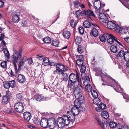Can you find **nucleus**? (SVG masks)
I'll list each match as a JSON object with an SVG mask.
<instances>
[{
	"instance_id": "f257e3e1",
	"label": "nucleus",
	"mask_w": 129,
	"mask_h": 129,
	"mask_svg": "<svg viewBox=\"0 0 129 129\" xmlns=\"http://www.w3.org/2000/svg\"><path fill=\"white\" fill-rule=\"evenodd\" d=\"M22 48H20L18 51L16 50L14 51V52L12 56V59L13 62V65L14 63L18 62L20 59V57L22 56Z\"/></svg>"
},
{
	"instance_id": "f03ea898",
	"label": "nucleus",
	"mask_w": 129,
	"mask_h": 129,
	"mask_svg": "<svg viewBox=\"0 0 129 129\" xmlns=\"http://www.w3.org/2000/svg\"><path fill=\"white\" fill-rule=\"evenodd\" d=\"M56 70L54 71L53 73L54 75L57 74L62 72L67 71L68 68L65 65H63L62 64L59 63L56 65Z\"/></svg>"
},
{
	"instance_id": "7ed1b4c3",
	"label": "nucleus",
	"mask_w": 129,
	"mask_h": 129,
	"mask_svg": "<svg viewBox=\"0 0 129 129\" xmlns=\"http://www.w3.org/2000/svg\"><path fill=\"white\" fill-rule=\"evenodd\" d=\"M69 80L75 82L77 81L78 86H80L82 88L81 86L82 84L81 79V78L79 77V73L77 71L76 74L71 73L69 75Z\"/></svg>"
},
{
	"instance_id": "20e7f679",
	"label": "nucleus",
	"mask_w": 129,
	"mask_h": 129,
	"mask_svg": "<svg viewBox=\"0 0 129 129\" xmlns=\"http://www.w3.org/2000/svg\"><path fill=\"white\" fill-rule=\"evenodd\" d=\"M2 103L5 104L8 103L12 98V94L10 92L8 91L6 92V94L2 97Z\"/></svg>"
},
{
	"instance_id": "39448f33",
	"label": "nucleus",
	"mask_w": 129,
	"mask_h": 129,
	"mask_svg": "<svg viewBox=\"0 0 129 129\" xmlns=\"http://www.w3.org/2000/svg\"><path fill=\"white\" fill-rule=\"evenodd\" d=\"M73 89L74 93L76 98H79L83 97L81 94V89L80 87L77 85Z\"/></svg>"
},
{
	"instance_id": "423d86ee",
	"label": "nucleus",
	"mask_w": 129,
	"mask_h": 129,
	"mask_svg": "<svg viewBox=\"0 0 129 129\" xmlns=\"http://www.w3.org/2000/svg\"><path fill=\"white\" fill-rule=\"evenodd\" d=\"M14 108L15 111L18 113H20L23 111V106L22 103L20 102L15 104Z\"/></svg>"
},
{
	"instance_id": "0eeeda50",
	"label": "nucleus",
	"mask_w": 129,
	"mask_h": 129,
	"mask_svg": "<svg viewBox=\"0 0 129 129\" xmlns=\"http://www.w3.org/2000/svg\"><path fill=\"white\" fill-rule=\"evenodd\" d=\"M94 117L98 122V124L103 129L105 128V127L107 126L106 123L104 121H102L100 117L97 115H94Z\"/></svg>"
},
{
	"instance_id": "6e6552de",
	"label": "nucleus",
	"mask_w": 129,
	"mask_h": 129,
	"mask_svg": "<svg viewBox=\"0 0 129 129\" xmlns=\"http://www.w3.org/2000/svg\"><path fill=\"white\" fill-rule=\"evenodd\" d=\"M57 125V123L55 119L53 118H49L48 119V125L50 129H53Z\"/></svg>"
},
{
	"instance_id": "1a4fd4ad",
	"label": "nucleus",
	"mask_w": 129,
	"mask_h": 129,
	"mask_svg": "<svg viewBox=\"0 0 129 129\" xmlns=\"http://www.w3.org/2000/svg\"><path fill=\"white\" fill-rule=\"evenodd\" d=\"M77 99L75 100L74 102V106L79 108L80 107L81 104L84 102V97L79 98H77Z\"/></svg>"
},
{
	"instance_id": "9d476101",
	"label": "nucleus",
	"mask_w": 129,
	"mask_h": 129,
	"mask_svg": "<svg viewBox=\"0 0 129 129\" xmlns=\"http://www.w3.org/2000/svg\"><path fill=\"white\" fill-rule=\"evenodd\" d=\"M99 18L100 22L104 23L108 22V19L107 17L105 14L103 13L100 14L99 16Z\"/></svg>"
},
{
	"instance_id": "9b49d317",
	"label": "nucleus",
	"mask_w": 129,
	"mask_h": 129,
	"mask_svg": "<svg viewBox=\"0 0 129 129\" xmlns=\"http://www.w3.org/2000/svg\"><path fill=\"white\" fill-rule=\"evenodd\" d=\"M57 125L58 127L60 128H64L65 125L63 120L62 117H59L57 120Z\"/></svg>"
},
{
	"instance_id": "f8f14e48",
	"label": "nucleus",
	"mask_w": 129,
	"mask_h": 129,
	"mask_svg": "<svg viewBox=\"0 0 129 129\" xmlns=\"http://www.w3.org/2000/svg\"><path fill=\"white\" fill-rule=\"evenodd\" d=\"M40 124L42 127L47 128L48 125V120L46 118H43L41 120Z\"/></svg>"
},
{
	"instance_id": "ddd939ff",
	"label": "nucleus",
	"mask_w": 129,
	"mask_h": 129,
	"mask_svg": "<svg viewBox=\"0 0 129 129\" xmlns=\"http://www.w3.org/2000/svg\"><path fill=\"white\" fill-rule=\"evenodd\" d=\"M31 115L30 112H25L23 113V117L24 120L26 122H28L31 118Z\"/></svg>"
},
{
	"instance_id": "4468645a",
	"label": "nucleus",
	"mask_w": 129,
	"mask_h": 129,
	"mask_svg": "<svg viewBox=\"0 0 129 129\" xmlns=\"http://www.w3.org/2000/svg\"><path fill=\"white\" fill-rule=\"evenodd\" d=\"M20 16L19 13H15L12 16V20L15 23H18L20 20L19 17Z\"/></svg>"
},
{
	"instance_id": "2eb2a0df",
	"label": "nucleus",
	"mask_w": 129,
	"mask_h": 129,
	"mask_svg": "<svg viewBox=\"0 0 129 129\" xmlns=\"http://www.w3.org/2000/svg\"><path fill=\"white\" fill-rule=\"evenodd\" d=\"M67 117L71 121V122L74 121L75 119L76 115L71 112L68 111L67 112Z\"/></svg>"
},
{
	"instance_id": "dca6fc26",
	"label": "nucleus",
	"mask_w": 129,
	"mask_h": 129,
	"mask_svg": "<svg viewBox=\"0 0 129 129\" xmlns=\"http://www.w3.org/2000/svg\"><path fill=\"white\" fill-rule=\"evenodd\" d=\"M81 110V108L79 109L77 107H73L72 108L71 111V112L76 116L79 115Z\"/></svg>"
},
{
	"instance_id": "f3484780",
	"label": "nucleus",
	"mask_w": 129,
	"mask_h": 129,
	"mask_svg": "<svg viewBox=\"0 0 129 129\" xmlns=\"http://www.w3.org/2000/svg\"><path fill=\"white\" fill-rule=\"evenodd\" d=\"M26 78L23 75L19 74L17 76V80L21 83H23L25 82L26 81Z\"/></svg>"
},
{
	"instance_id": "a211bd4d",
	"label": "nucleus",
	"mask_w": 129,
	"mask_h": 129,
	"mask_svg": "<svg viewBox=\"0 0 129 129\" xmlns=\"http://www.w3.org/2000/svg\"><path fill=\"white\" fill-rule=\"evenodd\" d=\"M86 14V16L89 20H92L91 16H92L93 17H95V16L93 11L89 9L87 10Z\"/></svg>"
},
{
	"instance_id": "6ab92c4d",
	"label": "nucleus",
	"mask_w": 129,
	"mask_h": 129,
	"mask_svg": "<svg viewBox=\"0 0 129 129\" xmlns=\"http://www.w3.org/2000/svg\"><path fill=\"white\" fill-rule=\"evenodd\" d=\"M59 76L62 75L61 76V79L63 81H67L69 77L68 76V75L67 73H65V72H62V73H60L57 74Z\"/></svg>"
},
{
	"instance_id": "aec40b11",
	"label": "nucleus",
	"mask_w": 129,
	"mask_h": 129,
	"mask_svg": "<svg viewBox=\"0 0 129 129\" xmlns=\"http://www.w3.org/2000/svg\"><path fill=\"white\" fill-rule=\"evenodd\" d=\"M107 27L110 29H114L116 27V24L111 21L107 22Z\"/></svg>"
},
{
	"instance_id": "412c9836",
	"label": "nucleus",
	"mask_w": 129,
	"mask_h": 129,
	"mask_svg": "<svg viewBox=\"0 0 129 129\" xmlns=\"http://www.w3.org/2000/svg\"><path fill=\"white\" fill-rule=\"evenodd\" d=\"M76 82L69 80L68 85L71 89H74L75 87V84Z\"/></svg>"
},
{
	"instance_id": "4be33fe9",
	"label": "nucleus",
	"mask_w": 129,
	"mask_h": 129,
	"mask_svg": "<svg viewBox=\"0 0 129 129\" xmlns=\"http://www.w3.org/2000/svg\"><path fill=\"white\" fill-rule=\"evenodd\" d=\"M62 118L63 120H64V123L65 125H69L71 121L67 117V116H64Z\"/></svg>"
},
{
	"instance_id": "5701e85b",
	"label": "nucleus",
	"mask_w": 129,
	"mask_h": 129,
	"mask_svg": "<svg viewBox=\"0 0 129 129\" xmlns=\"http://www.w3.org/2000/svg\"><path fill=\"white\" fill-rule=\"evenodd\" d=\"M96 108V110L97 111H100L101 110L105 109L106 108V105L104 104H102L101 106Z\"/></svg>"
},
{
	"instance_id": "b1692460",
	"label": "nucleus",
	"mask_w": 129,
	"mask_h": 129,
	"mask_svg": "<svg viewBox=\"0 0 129 129\" xmlns=\"http://www.w3.org/2000/svg\"><path fill=\"white\" fill-rule=\"evenodd\" d=\"M63 37L65 38L68 39L70 36V33L68 31H65L63 32Z\"/></svg>"
},
{
	"instance_id": "393cba45",
	"label": "nucleus",
	"mask_w": 129,
	"mask_h": 129,
	"mask_svg": "<svg viewBox=\"0 0 129 129\" xmlns=\"http://www.w3.org/2000/svg\"><path fill=\"white\" fill-rule=\"evenodd\" d=\"M107 35H108V39L107 40V42L110 44H112L114 42V41L112 38L110 37L112 34H107Z\"/></svg>"
},
{
	"instance_id": "a878e982",
	"label": "nucleus",
	"mask_w": 129,
	"mask_h": 129,
	"mask_svg": "<svg viewBox=\"0 0 129 129\" xmlns=\"http://www.w3.org/2000/svg\"><path fill=\"white\" fill-rule=\"evenodd\" d=\"M122 4L129 9V1L126 0H119Z\"/></svg>"
},
{
	"instance_id": "bb28decb",
	"label": "nucleus",
	"mask_w": 129,
	"mask_h": 129,
	"mask_svg": "<svg viewBox=\"0 0 129 129\" xmlns=\"http://www.w3.org/2000/svg\"><path fill=\"white\" fill-rule=\"evenodd\" d=\"M90 34L93 36L96 37L98 35V31L95 28H93L91 30Z\"/></svg>"
},
{
	"instance_id": "cd10ccee",
	"label": "nucleus",
	"mask_w": 129,
	"mask_h": 129,
	"mask_svg": "<svg viewBox=\"0 0 129 129\" xmlns=\"http://www.w3.org/2000/svg\"><path fill=\"white\" fill-rule=\"evenodd\" d=\"M107 34L101 35L100 36V39L101 41L103 42H104L106 40V38L107 37Z\"/></svg>"
},
{
	"instance_id": "c85d7f7f",
	"label": "nucleus",
	"mask_w": 129,
	"mask_h": 129,
	"mask_svg": "<svg viewBox=\"0 0 129 129\" xmlns=\"http://www.w3.org/2000/svg\"><path fill=\"white\" fill-rule=\"evenodd\" d=\"M14 68L15 71V73L17 75V73L20 72L21 69V66L18 64V69H17V65L16 63H14Z\"/></svg>"
},
{
	"instance_id": "c756f323",
	"label": "nucleus",
	"mask_w": 129,
	"mask_h": 129,
	"mask_svg": "<svg viewBox=\"0 0 129 129\" xmlns=\"http://www.w3.org/2000/svg\"><path fill=\"white\" fill-rule=\"evenodd\" d=\"M101 115L104 118L107 119L109 117V115L107 112L106 111H103L101 113Z\"/></svg>"
},
{
	"instance_id": "7c9ffc66",
	"label": "nucleus",
	"mask_w": 129,
	"mask_h": 129,
	"mask_svg": "<svg viewBox=\"0 0 129 129\" xmlns=\"http://www.w3.org/2000/svg\"><path fill=\"white\" fill-rule=\"evenodd\" d=\"M93 103L97 106H100L101 104V100L99 98H95L93 101Z\"/></svg>"
},
{
	"instance_id": "2f4dec72",
	"label": "nucleus",
	"mask_w": 129,
	"mask_h": 129,
	"mask_svg": "<svg viewBox=\"0 0 129 129\" xmlns=\"http://www.w3.org/2000/svg\"><path fill=\"white\" fill-rule=\"evenodd\" d=\"M16 96L17 100L19 102L21 101L23 98V94L21 93L17 94Z\"/></svg>"
},
{
	"instance_id": "473e14b6",
	"label": "nucleus",
	"mask_w": 129,
	"mask_h": 129,
	"mask_svg": "<svg viewBox=\"0 0 129 129\" xmlns=\"http://www.w3.org/2000/svg\"><path fill=\"white\" fill-rule=\"evenodd\" d=\"M49 59L47 57H45L43 60V64L45 66H47L49 64Z\"/></svg>"
},
{
	"instance_id": "72a5a7b5",
	"label": "nucleus",
	"mask_w": 129,
	"mask_h": 129,
	"mask_svg": "<svg viewBox=\"0 0 129 129\" xmlns=\"http://www.w3.org/2000/svg\"><path fill=\"white\" fill-rule=\"evenodd\" d=\"M83 26L85 28H88L91 26V24L87 20H85L83 23Z\"/></svg>"
},
{
	"instance_id": "f704fd0d",
	"label": "nucleus",
	"mask_w": 129,
	"mask_h": 129,
	"mask_svg": "<svg viewBox=\"0 0 129 129\" xmlns=\"http://www.w3.org/2000/svg\"><path fill=\"white\" fill-rule=\"evenodd\" d=\"M115 30L118 32H119L120 33H122L123 30L124 31L125 30L122 27H120L118 26H116V27L115 28Z\"/></svg>"
},
{
	"instance_id": "c9c22d12",
	"label": "nucleus",
	"mask_w": 129,
	"mask_h": 129,
	"mask_svg": "<svg viewBox=\"0 0 129 129\" xmlns=\"http://www.w3.org/2000/svg\"><path fill=\"white\" fill-rule=\"evenodd\" d=\"M110 49L112 52L114 53H116L117 51V47L114 45H113L111 46Z\"/></svg>"
},
{
	"instance_id": "e433bc0d",
	"label": "nucleus",
	"mask_w": 129,
	"mask_h": 129,
	"mask_svg": "<svg viewBox=\"0 0 129 129\" xmlns=\"http://www.w3.org/2000/svg\"><path fill=\"white\" fill-rule=\"evenodd\" d=\"M43 41L45 43H49L51 42V39L49 37H46L43 39Z\"/></svg>"
},
{
	"instance_id": "4c0bfd02",
	"label": "nucleus",
	"mask_w": 129,
	"mask_h": 129,
	"mask_svg": "<svg viewBox=\"0 0 129 129\" xmlns=\"http://www.w3.org/2000/svg\"><path fill=\"white\" fill-rule=\"evenodd\" d=\"M83 60L82 59H77L76 62L78 66L80 67L81 66L83 65Z\"/></svg>"
},
{
	"instance_id": "58836bf2",
	"label": "nucleus",
	"mask_w": 129,
	"mask_h": 129,
	"mask_svg": "<svg viewBox=\"0 0 129 129\" xmlns=\"http://www.w3.org/2000/svg\"><path fill=\"white\" fill-rule=\"evenodd\" d=\"M46 98L43 96L41 95H38L36 97V100L39 101L42 100H45Z\"/></svg>"
},
{
	"instance_id": "ea45409f",
	"label": "nucleus",
	"mask_w": 129,
	"mask_h": 129,
	"mask_svg": "<svg viewBox=\"0 0 129 129\" xmlns=\"http://www.w3.org/2000/svg\"><path fill=\"white\" fill-rule=\"evenodd\" d=\"M124 58L125 60L126 61H129V52H125V53L124 54Z\"/></svg>"
},
{
	"instance_id": "a19ab883",
	"label": "nucleus",
	"mask_w": 129,
	"mask_h": 129,
	"mask_svg": "<svg viewBox=\"0 0 129 129\" xmlns=\"http://www.w3.org/2000/svg\"><path fill=\"white\" fill-rule=\"evenodd\" d=\"M10 87H11L12 88H14L16 86V84L15 81L14 80L10 81L9 82Z\"/></svg>"
},
{
	"instance_id": "79ce46f5",
	"label": "nucleus",
	"mask_w": 129,
	"mask_h": 129,
	"mask_svg": "<svg viewBox=\"0 0 129 129\" xmlns=\"http://www.w3.org/2000/svg\"><path fill=\"white\" fill-rule=\"evenodd\" d=\"M1 67L3 69L7 68V62L6 61L2 62L1 63Z\"/></svg>"
},
{
	"instance_id": "37998d69",
	"label": "nucleus",
	"mask_w": 129,
	"mask_h": 129,
	"mask_svg": "<svg viewBox=\"0 0 129 129\" xmlns=\"http://www.w3.org/2000/svg\"><path fill=\"white\" fill-rule=\"evenodd\" d=\"M92 94L95 98H97L98 97V94L97 92L94 90H92L91 91Z\"/></svg>"
},
{
	"instance_id": "c03bdc74",
	"label": "nucleus",
	"mask_w": 129,
	"mask_h": 129,
	"mask_svg": "<svg viewBox=\"0 0 129 129\" xmlns=\"http://www.w3.org/2000/svg\"><path fill=\"white\" fill-rule=\"evenodd\" d=\"M82 11L81 10H78L76 11L75 12L76 17L77 18H79L80 16H81Z\"/></svg>"
},
{
	"instance_id": "a18cd8bd",
	"label": "nucleus",
	"mask_w": 129,
	"mask_h": 129,
	"mask_svg": "<svg viewBox=\"0 0 129 129\" xmlns=\"http://www.w3.org/2000/svg\"><path fill=\"white\" fill-rule=\"evenodd\" d=\"M52 44L54 46L58 47L59 44L58 41L56 39L52 41Z\"/></svg>"
},
{
	"instance_id": "49530a36",
	"label": "nucleus",
	"mask_w": 129,
	"mask_h": 129,
	"mask_svg": "<svg viewBox=\"0 0 129 129\" xmlns=\"http://www.w3.org/2000/svg\"><path fill=\"white\" fill-rule=\"evenodd\" d=\"M82 39L80 37H77L75 39V42L77 44H80L81 42Z\"/></svg>"
},
{
	"instance_id": "de8ad7c7",
	"label": "nucleus",
	"mask_w": 129,
	"mask_h": 129,
	"mask_svg": "<svg viewBox=\"0 0 129 129\" xmlns=\"http://www.w3.org/2000/svg\"><path fill=\"white\" fill-rule=\"evenodd\" d=\"M4 87L6 88H9L10 87L9 82L5 81L3 82Z\"/></svg>"
},
{
	"instance_id": "09e8293b",
	"label": "nucleus",
	"mask_w": 129,
	"mask_h": 129,
	"mask_svg": "<svg viewBox=\"0 0 129 129\" xmlns=\"http://www.w3.org/2000/svg\"><path fill=\"white\" fill-rule=\"evenodd\" d=\"M125 53V52L124 50H121L119 52L118 54L120 57H122L124 56Z\"/></svg>"
},
{
	"instance_id": "8fccbe9b",
	"label": "nucleus",
	"mask_w": 129,
	"mask_h": 129,
	"mask_svg": "<svg viewBox=\"0 0 129 129\" xmlns=\"http://www.w3.org/2000/svg\"><path fill=\"white\" fill-rule=\"evenodd\" d=\"M81 69H80V71L82 73H84L86 70V68L85 65H82L81 66Z\"/></svg>"
},
{
	"instance_id": "3c124183",
	"label": "nucleus",
	"mask_w": 129,
	"mask_h": 129,
	"mask_svg": "<svg viewBox=\"0 0 129 129\" xmlns=\"http://www.w3.org/2000/svg\"><path fill=\"white\" fill-rule=\"evenodd\" d=\"M74 7L76 8H78L80 6V4L78 1L76 0L74 2Z\"/></svg>"
},
{
	"instance_id": "603ef678",
	"label": "nucleus",
	"mask_w": 129,
	"mask_h": 129,
	"mask_svg": "<svg viewBox=\"0 0 129 129\" xmlns=\"http://www.w3.org/2000/svg\"><path fill=\"white\" fill-rule=\"evenodd\" d=\"M110 127L113 128L117 126V124L116 122H111L109 124Z\"/></svg>"
},
{
	"instance_id": "864d4df0",
	"label": "nucleus",
	"mask_w": 129,
	"mask_h": 129,
	"mask_svg": "<svg viewBox=\"0 0 129 129\" xmlns=\"http://www.w3.org/2000/svg\"><path fill=\"white\" fill-rule=\"evenodd\" d=\"M77 50L80 53H82L83 51V47L81 45H78Z\"/></svg>"
},
{
	"instance_id": "5fc2aeb1",
	"label": "nucleus",
	"mask_w": 129,
	"mask_h": 129,
	"mask_svg": "<svg viewBox=\"0 0 129 129\" xmlns=\"http://www.w3.org/2000/svg\"><path fill=\"white\" fill-rule=\"evenodd\" d=\"M33 121L35 124L38 125L40 123V120L37 118H34L33 119Z\"/></svg>"
},
{
	"instance_id": "6e6d98bb",
	"label": "nucleus",
	"mask_w": 129,
	"mask_h": 129,
	"mask_svg": "<svg viewBox=\"0 0 129 129\" xmlns=\"http://www.w3.org/2000/svg\"><path fill=\"white\" fill-rule=\"evenodd\" d=\"M91 88V86L90 84H87L85 86V89L88 91H90Z\"/></svg>"
},
{
	"instance_id": "4d7b16f0",
	"label": "nucleus",
	"mask_w": 129,
	"mask_h": 129,
	"mask_svg": "<svg viewBox=\"0 0 129 129\" xmlns=\"http://www.w3.org/2000/svg\"><path fill=\"white\" fill-rule=\"evenodd\" d=\"M79 31L80 34H83L84 32V30L83 27H80L79 28Z\"/></svg>"
},
{
	"instance_id": "13d9d810",
	"label": "nucleus",
	"mask_w": 129,
	"mask_h": 129,
	"mask_svg": "<svg viewBox=\"0 0 129 129\" xmlns=\"http://www.w3.org/2000/svg\"><path fill=\"white\" fill-rule=\"evenodd\" d=\"M6 50V53H5L6 51H4V52H5V56L7 57H9L10 56V54L9 52L7 50V49H6V48H4V50Z\"/></svg>"
},
{
	"instance_id": "bf43d9fd",
	"label": "nucleus",
	"mask_w": 129,
	"mask_h": 129,
	"mask_svg": "<svg viewBox=\"0 0 129 129\" xmlns=\"http://www.w3.org/2000/svg\"><path fill=\"white\" fill-rule=\"evenodd\" d=\"M87 10H82L81 12V16H86Z\"/></svg>"
},
{
	"instance_id": "052dcab7",
	"label": "nucleus",
	"mask_w": 129,
	"mask_h": 129,
	"mask_svg": "<svg viewBox=\"0 0 129 129\" xmlns=\"http://www.w3.org/2000/svg\"><path fill=\"white\" fill-rule=\"evenodd\" d=\"M110 37L112 38L113 40L115 41L118 43H120V42L117 41V39L116 37H114L112 35H111Z\"/></svg>"
},
{
	"instance_id": "680f3d73",
	"label": "nucleus",
	"mask_w": 129,
	"mask_h": 129,
	"mask_svg": "<svg viewBox=\"0 0 129 129\" xmlns=\"http://www.w3.org/2000/svg\"><path fill=\"white\" fill-rule=\"evenodd\" d=\"M91 63L94 66L96 65L97 64V62L95 61V59L94 57L93 58V59L91 62Z\"/></svg>"
},
{
	"instance_id": "e2e57ef3",
	"label": "nucleus",
	"mask_w": 129,
	"mask_h": 129,
	"mask_svg": "<svg viewBox=\"0 0 129 129\" xmlns=\"http://www.w3.org/2000/svg\"><path fill=\"white\" fill-rule=\"evenodd\" d=\"M75 23L74 20L73 19L71 20L70 22V25L73 28L75 26Z\"/></svg>"
},
{
	"instance_id": "0e129e2a",
	"label": "nucleus",
	"mask_w": 129,
	"mask_h": 129,
	"mask_svg": "<svg viewBox=\"0 0 129 129\" xmlns=\"http://www.w3.org/2000/svg\"><path fill=\"white\" fill-rule=\"evenodd\" d=\"M22 26H27V22L25 21H23L22 24Z\"/></svg>"
},
{
	"instance_id": "69168bd1",
	"label": "nucleus",
	"mask_w": 129,
	"mask_h": 129,
	"mask_svg": "<svg viewBox=\"0 0 129 129\" xmlns=\"http://www.w3.org/2000/svg\"><path fill=\"white\" fill-rule=\"evenodd\" d=\"M83 56L82 55H79L77 59H82V60H84Z\"/></svg>"
},
{
	"instance_id": "338daca9",
	"label": "nucleus",
	"mask_w": 129,
	"mask_h": 129,
	"mask_svg": "<svg viewBox=\"0 0 129 129\" xmlns=\"http://www.w3.org/2000/svg\"><path fill=\"white\" fill-rule=\"evenodd\" d=\"M4 2L2 1H0V8L4 6Z\"/></svg>"
},
{
	"instance_id": "774afa93",
	"label": "nucleus",
	"mask_w": 129,
	"mask_h": 129,
	"mask_svg": "<svg viewBox=\"0 0 129 129\" xmlns=\"http://www.w3.org/2000/svg\"><path fill=\"white\" fill-rule=\"evenodd\" d=\"M25 63V62L23 61H21L20 62L19 65L21 66H23Z\"/></svg>"
}]
</instances>
